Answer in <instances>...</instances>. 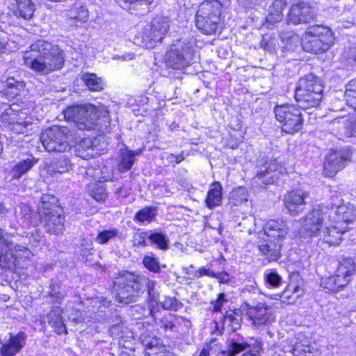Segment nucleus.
Here are the masks:
<instances>
[{
  "mask_svg": "<svg viewBox=\"0 0 356 356\" xmlns=\"http://www.w3.org/2000/svg\"><path fill=\"white\" fill-rule=\"evenodd\" d=\"M24 64L40 74H48L60 70L65 63L63 51L55 44L40 40L24 54Z\"/></svg>",
  "mask_w": 356,
  "mask_h": 356,
  "instance_id": "nucleus-1",
  "label": "nucleus"
},
{
  "mask_svg": "<svg viewBox=\"0 0 356 356\" xmlns=\"http://www.w3.org/2000/svg\"><path fill=\"white\" fill-rule=\"evenodd\" d=\"M63 114L65 118L74 122L79 130L107 127L111 121L109 113L105 108H97L92 104L69 106L63 111Z\"/></svg>",
  "mask_w": 356,
  "mask_h": 356,
  "instance_id": "nucleus-2",
  "label": "nucleus"
},
{
  "mask_svg": "<svg viewBox=\"0 0 356 356\" xmlns=\"http://www.w3.org/2000/svg\"><path fill=\"white\" fill-rule=\"evenodd\" d=\"M263 229L266 238L259 241L258 248L269 261H276L281 256L282 243L288 234L287 225L282 220H270Z\"/></svg>",
  "mask_w": 356,
  "mask_h": 356,
  "instance_id": "nucleus-3",
  "label": "nucleus"
},
{
  "mask_svg": "<svg viewBox=\"0 0 356 356\" xmlns=\"http://www.w3.org/2000/svg\"><path fill=\"white\" fill-rule=\"evenodd\" d=\"M54 196L43 194L38 204L40 222L45 231L54 235H61L65 230L63 209L56 204Z\"/></svg>",
  "mask_w": 356,
  "mask_h": 356,
  "instance_id": "nucleus-4",
  "label": "nucleus"
},
{
  "mask_svg": "<svg viewBox=\"0 0 356 356\" xmlns=\"http://www.w3.org/2000/svg\"><path fill=\"white\" fill-rule=\"evenodd\" d=\"M19 236L0 229V268L12 269L19 264L18 257L28 259L31 255L28 248L17 243Z\"/></svg>",
  "mask_w": 356,
  "mask_h": 356,
  "instance_id": "nucleus-5",
  "label": "nucleus"
},
{
  "mask_svg": "<svg viewBox=\"0 0 356 356\" xmlns=\"http://www.w3.org/2000/svg\"><path fill=\"white\" fill-rule=\"evenodd\" d=\"M324 86L321 81L313 74L301 78L296 88L295 98L302 109L317 107L323 99Z\"/></svg>",
  "mask_w": 356,
  "mask_h": 356,
  "instance_id": "nucleus-6",
  "label": "nucleus"
},
{
  "mask_svg": "<svg viewBox=\"0 0 356 356\" xmlns=\"http://www.w3.org/2000/svg\"><path fill=\"white\" fill-rule=\"evenodd\" d=\"M145 280H138V275L125 272L113 282V293L116 302L122 305L136 302L141 296L140 285Z\"/></svg>",
  "mask_w": 356,
  "mask_h": 356,
  "instance_id": "nucleus-7",
  "label": "nucleus"
},
{
  "mask_svg": "<svg viewBox=\"0 0 356 356\" xmlns=\"http://www.w3.org/2000/svg\"><path fill=\"white\" fill-rule=\"evenodd\" d=\"M195 43L193 38H181L176 40L165 53L166 65L175 70H182L188 66L194 56Z\"/></svg>",
  "mask_w": 356,
  "mask_h": 356,
  "instance_id": "nucleus-8",
  "label": "nucleus"
},
{
  "mask_svg": "<svg viewBox=\"0 0 356 356\" xmlns=\"http://www.w3.org/2000/svg\"><path fill=\"white\" fill-rule=\"evenodd\" d=\"M74 132L66 126L54 125L42 132L40 140L47 152H65L70 148Z\"/></svg>",
  "mask_w": 356,
  "mask_h": 356,
  "instance_id": "nucleus-9",
  "label": "nucleus"
},
{
  "mask_svg": "<svg viewBox=\"0 0 356 356\" xmlns=\"http://www.w3.org/2000/svg\"><path fill=\"white\" fill-rule=\"evenodd\" d=\"M285 172L286 168L276 159L259 158L257 162L256 175L252 179V185L260 188L273 184Z\"/></svg>",
  "mask_w": 356,
  "mask_h": 356,
  "instance_id": "nucleus-10",
  "label": "nucleus"
},
{
  "mask_svg": "<svg viewBox=\"0 0 356 356\" xmlns=\"http://www.w3.org/2000/svg\"><path fill=\"white\" fill-rule=\"evenodd\" d=\"M300 107L294 104H284L274 107V113L283 131L293 134L302 128L303 118Z\"/></svg>",
  "mask_w": 356,
  "mask_h": 356,
  "instance_id": "nucleus-11",
  "label": "nucleus"
},
{
  "mask_svg": "<svg viewBox=\"0 0 356 356\" xmlns=\"http://www.w3.org/2000/svg\"><path fill=\"white\" fill-rule=\"evenodd\" d=\"M327 217L323 208L318 206L300 219L301 227L299 233L302 238L317 237L325 224Z\"/></svg>",
  "mask_w": 356,
  "mask_h": 356,
  "instance_id": "nucleus-12",
  "label": "nucleus"
},
{
  "mask_svg": "<svg viewBox=\"0 0 356 356\" xmlns=\"http://www.w3.org/2000/svg\"><path fill=\"white\" fill-rule=\"evenodd\" d=\"M170 28V21L167 17L158 16L153 19L150 24H147L141 33L142 42L146 48L151 49L161 42Z\"/></svg>",
  "mask_w": 356,
  "mask_h": 356,
  "instance_id": "nucleus-13",
  "label": "nucleus"
},
{
  "mask_svg": "<svg viewBox=\"0 0 356 356\" xmlns=\"http://www.w3.org/2000/svg\"><path fill=\"white\" fill-rule=\"evenodd\" d=\"M262 348V342L259 339H251L250 341H245L243 338L234 337L227 341V348L224 353L227 356H235L238 353L246 351L244 355L259 356Z\"/></svg>",
  "mask_w": 356,
  "mask_h": 356,
  "instance_id": "nucleus-14",
  "label": "nucleus"
},
{
  "mask_svg": "<svg viewBox=\"0 0 356 356\" xmlns=\"http://www.w3.org/2000/svg\"><path fill=\"white\" fill-rule=\"evenodd\" d=\"M26 113L19 108L17 104H13L4 110L1 115V122L7 124L8 127L15 134H24L31 123L26 120Z\"/></svg>",
  "mask_w": 356,
  "mask_h": 356,
  "instance_id": "nucleus-15",
  "label": "nucleus"
},
{
  "mask_svg": "<svg viewBox=\"0 0 356 356\" xmlns=\"http://www.w3.org/2000/svg\"><path fill=\"white\" fill-rule=\"evenodd\" d=\"M309 197L308 191L300 188L293 189L284 195V207L290 215L298 216L305 210Z\"/></svg>",
  "mask_w": 356,
  "mask_h": 356,
  "instance_id": "nucleus-16",
  "label": "nucleus"
},
{
  "mask_svg": "<svg viewBox=\"0 0 356 356\" xmlns=\"http://www.w3.org/2000/svg\"><path fill=\"white\" fill-rule=\"evenodd\" d=\"M316 17L314 8L306 2L294 3L288 15V21L294 25L307 24Z\"/></svg>",
  "mask_w": 356,
  "mask_h": 356,
  "instance_id": "nucleus-17",
  "label": "nucleus"
},
{
  "mask_svg": "<svg viewBox=\"0 0 356 356\" xmlns=\"http://www.w3.org/2000/svg\"><path fill=\"white\" fill-rule=\"evenodd\" d=\"M247 306L248 315L254 327L267 325L274 321L272 308L264 303L259 302L256 305L247 304Z\"/></svg>",
  "mask_w": 356,
  "mask_h": 356,
  "instance_id": "nucleus-18",
  "label": "nucleus"
},
{
  "mask_svg": "<svg viewBox=\"0 0 356 356\" xmlns=\"http://www.w3.org/2000/svg\"><path fill=\"white\" fill-rule=\"evenodd\" d=\"M350 154L346 150L333 151L327 156L324 163V170L327 176L332 177L345 168L350 161Z\"/></svg>",
  "mask_w": 356,
  "mask_h": 356,
  "instance_id": "nucleus-19",
  "label": "nucleus"
},
{
  "mask_svg": "<svg viewBox=\"0 0 356 356\" xmlns=\"http://www.w3.org/2000/svg\"><path fill=\"white\" fill-rule=\"evenodd\" d=\"M26 335L24 332H19L17 334L9 333V339L6 342L0 339V355L14 356L19 353L26 344Z\"/></svg>",
  "mask_w": 356,
  "mask_h": 356,
  "instance_id": "nucleus-20",
  "label": "nucleus"
},
{
  "mask_svg": "<svg viewBox=\"0 0 356 356\" xmlns=\"http://www.w3.org/2000/svg\"><path fill=\"white\" fill-rule=\"evenodd\" d=\"M332 43L331 36H323L321 38H305L302 47L305 51L318 54L325 52L329 49Z\"/></svg>",
  "mask_w": 356,
  "mask_h": 356,
  "instance_id": "nucleus-21",
  "label": "nucleus"
},
{
  "mask_svg": "<svg viewBox=\"0 0 356 356\" xmlns=\"http://www.w3.org/2000/svg\"><path fill=\"white\" fill-rule=\"evenodd\" d=\"M25 83L14 77H8L0 81V92L8 99H15L24 92Z\"/></svg>",
  "mask_w": 356,
  "mask_h": 356,
  "instance_id": "nucleus-22",
  "label": "nucleus"
},
{
  "mask_svg": "<svg viewBox=\"0 0 356 356\" xmlns=\"http://www.w3.org/2000/svg\"><path fill=\"white\" fill-rule=\"evenodd\" d=\"M342 229L337 225L333 226L325 225L317 237L330 245H338L342 240V234L346 232Z\"/></svg>",
  "mask_w": 356,
  "mask_h": 356,
  "instance_id": "nucleus-23",
  "label": "nucleus"
},
{
  "mask_svg": "<svg viewBox=\"0 0 356 356\" xmlns=\"http://www.w3.org/2000/svg\"><path fill=\"white\" fill-rule=\"evenodd\" d=\"M221 8L222 4L218 0H205L200 3L196 14L219 20Z\"/></svg>",
  "mask_w": 356,
  "mask_h": 356,
  "instance_id": "nucleus-24",
  "label": "nucleus"
},
{
  "mask_svg": "<svg viewBox=\"0 0 356 356\" xmlns=\"http://www.w3.org/2000/svg\"><path fill=\"white\" fill-rule=\"evenodd\" d=\"M153 1L154 0H122V6L136 15H143L149 12Z\"/></svg>",
  "mask_w": 356,
  "mask_h": 356,
  "instance_id": "nucleus-25",
  "label": "nucleus"
},
{
  "mask_svg": "<svg viewBox=\"0 0 356 356\" xmlns=\"http://www.w3.org/2000/svg\"><path fill=\"white\" fill-rule=\"evenodd\" d=\"M67 15L69 23L78 26V23L83 24L88 20V10L86 6L75 3L67 10Z\"/></svg>",
  "mask_w": 356,
  "mask_h": 356,
  "instance_id": "nucleus-26",
  "label": "nucleus"
},
{
  "mask_svg": "<svg viewBox=\"0 0 356 356\" xmlns=\"http://www.w3.org/2000/svg\"><path fill=\"white\" fill-rule=\"evenodd\" d=\"M218 19H211L209 17L201 16L196 14L195 24L197 28L206 35H211L217 31L218 27Z\"/></svg>",
  "mask_w": 356,
  "mask_h": 356,
  "instance_id": "nucleus-27",
  "label": "nucleus"
},
{
  "mask_svg": "<svg viewBox=\"0 0 356 356\" xmlns=\"http://www.w3.org/2000/svg\"><path fill=\"white\" fill-rule=\"evenodd\" d=\"M222 202V186L219 182H213L211 185L205 200L207 207L213 209L220 205Z\"/></svg>",
  "mask_w": 356,
  "mask_h": 356,
  "instance_id": "nucleus-28",
  "label": "nucleus"
},
{
  "mask_svg": "<svg viewBox=\"0 0 356 356\" xmlns=\"http://www.w3.org/2000/svg\"><path fill=\"white\" fill-rule=\"evenodd\" d=\"M38 159L32 156L19 161L10 170V175H12L13 179H19L23 175L30 170L33 166L38 163Z\"/></svg>",
  "mask_w": 356,
  "mask_h": 356,
  "instance_id": "nucleus-29",
  "label": "nucleus"
},
{
  "mask_svg": "<svg viewBox=\"0 0 356 356\" xmlns=\"http://www.w3.org/2000/svg\"><path fill=\"white\" fill-rule=\"evenodd\" d=\"M16 8L14 10L15 15L25 20L32 18L35 11V5L31 0H15Z\"/></svg>",
  "mask_w": 356,
  "mask_h": 356,
  "instance_id": "nucleus-30",
  "label": "nucleus"
},
{
  "mask_svg": "<svg viewBox=\"0 0 356 356\" xmlns=\"http://www.w3.org/2000/svg\"><path fill=\"white\" fill-rule=\"evenodd\" d=\"M335 213L337 216V225L339 227L341 223H349L353 222L356 216L355 211L353 207L345 204L337 207Z\"/></svg>",
  "mask_w": 356,
  "mask_h": 356,
  "instance_id": "nucleus-31",
  "label": "nucleus"
},
{
  "mask_svg": "<svg viewBox=\"0 0 356 356\" xmlns=\"http://www.w3.org/2000/svg\"><path fill=\"white\" fill-rule=\"evenodd\" d=\"M356 270L355 263L352 258H343L337 269V276L346 278L347 283Z\"/></svg>",
  "mask_w": 356,
  "mask_h": 356,
  "instance_id": "nucleus-32",
  "label": "nucleus"
},
{
  "mask_svg": "<svg viewBox=\"0 0 356 356\" xmlns=\"http://www.w3.org/2000/svg\"><path fill=\"white\" fill-rule=\"evenodd\" d=\"M242 317L239 311H227L222 318V329L229 327L232 331H236L241 327Z\"/></svg>",
  "mask_w": 356,
  "mask_h": 356,
  "instance_id": "nucleus-33",
  "label": "nucleus"
},
{
  "mask_svg": "<svg viewBox=\"0 0 356 356\" xmlns=\"http://www.w3.org/2000/svg\"><path fill=\"white\" fill-rule=\"evenodd\" d=\"M81 80L90 91L99 92L104 90V83L103 80L95 74L83 73L81 75Z\"/></svg>",
  "mask_w": 356,
  "mask_h": 356,
  "instance_id": "nucleus-34",
  "label": "nucleus"
},
{
  "mask_svg": "<svg viewBox=\"0 0 356 356\" xmlns=\"http://www.w3.org/2000/svg\"><path fill=\"white\" fill-rule=\"evenodd\" d=\"M280 37L283 45L282 47L286 51H293L299 44L298 35L291 30H283L280 31Z\"/></svg>",
  "mask_w": 356,
  "mask_h": 356,
  "instance_id": "nucleus-35",
  "label": "nucleus"
},
{
  "mask_svg": "<svg viewBox=\"0 0 356 356\" xmlns=\"http://www.w3.org/2000/svg\"><path fill=\"white\" fill-rule=\"evenodd\" d=\"M140 149L136 152L129 151L127 148L120 150V161L119 163V170L121 172H125L130 170L135 161L134 156L140 154Z\"/></svg>",
  "mask_w": 356,
  "mask_h": 356,
  "instance_id": "nucleus-36",
  "label": "nucleus"
},
{
  "mask_svg": "<svg viewBox=\"0 0 356 356\" xmlns=\"http://www.w3.org/2000/svg\"><path fill=\"white\" fill-rule=\"evenodd\" d=\"M346 278L334 275L326 277L321 281V286L329 291H337L347 284Z\"/></svg>",
  "mask_w": 356,
  "mask_h": 356,
  "instance_id": "nucleus-37",
  "label": "nucleus"
},
{
  "mask_svg": "<svg viewBox=\"0 0 356 356\" xmlns=\"http://www.w3.org/2000/svg\"><path fill=\"white\" fill-rule=\"evenodd\" d=\"M92 141L90 138L82 139L75 146V154L83 159H89L92 156Z\"/></svg>",
  "mask_w": 356,
  "mask_h": 356,
  "instance_id": "nucleus-38",
  "label": "nucleus"
},
{
  "mask_svg": "<svg viewBox=\"0 0 356 356\" xmlns=\"http://www.w3.org/2000/svg\"><path fill=\"white\" fill-rule=\"evenodd\" d=\"M71 168L70 160L65 155H63L51 163L49 170L51 172L61 174L68 172Z\"/></svg>",
  "mask_w": 356,
  "mask_h": 356,
  "instance_id": "nucleus-39",
  "label": "nucleus"
},
{
  "mask_svg": "<svg viewBox=\"0 0 356 356\" xmlns=\"http://www.w3.org/2000/svg\"><path fill=\"white\" fill-rule=\"evenodd\" d=\"M287 4L286 0H275L271 6V10L267 19L270 22H280L282 19V12Z\"/></svg>",
  "mask_w": 356,
  "mask_h": 356,
  "instance_id": "nucleus-40",
  "label": "nucleus"
},
{
  "mask_svg": "<svg viewBox=\"0 0 356 356\" xmlns=\"http://www.w3.org/2000/svg\"><path fill=\"white\" fill-rule=\"evenodd\" d=\"M49 323L54 329V332L58 334L66 332V327L63 321L59 309L53 310L48 316Z\"/></svg>",
  "mask_w": 356,
  "mask_h": 356,
  "instance_id": "nucleus-41",
  "label": "nucleus"
},
{
  "mask_svg": "<svg viewBox=\"0 0 356 356\" xmlns=\"http://www.w3.org/2000/svg\"><path fill=\"white\" fill-rule=\"evenodd\" d=\"M114 238H122V233L117 228L106 229L98 233L96 241L99 244H105Z\"/></svg>",
  "mask_w": 356,
  "mask_h": 356,
  "instance_id": "nucleus-42",
  "label": "nucleus"
},
{
  "mask_svg": "<svg viewBox=\"0 0 356 356\" xmlns=\"http://www.w3.org/2000/svg\"><path fill=\"white\" fill-rule=\"evenodd\" d=\"M147 238L159 249L166 250L168 248L169 240L167 236L163 233L149 232Z\"/></svg>",
  "mask_w": 356,
  "mask_h": 356,
  "instance_id": "nucleus-43",
  "label": "nucleus"
},
{
  "mask_svg": "<svg viewBox=\"0 0 356 356\" xmlns=\"http://www.w3.org/2000/svg\"><path fill=\"white\" fill-rule=\"evenodd\" d=\"M17 242L19 241H22V245H25L26 248V245L31 243L33 246H36L41 240V232L35 229L31 232L26 233V234H19Z\"/></svg>",
  "mask_w": 356,
  "mask_h": 356,
  "instance_id": "nucleus-44",
  "label": "nucleus"
},
{
  "mask_svg": "<svg viewBox=\"0 0 356 356\" xmlns=\"http://www.w3.org/2000/svg\"><path fill=\"white\" fill-rule=\"evenodd\" d=\"M50 296L57 302L62 300L67 294V289L61 282L54 281L50 286Z\"/></svg>",
  "mask_w": 356,
  "mask_h": 356,
  "instance_id": "nucleus-45",
  "label": "nucleus"
},
{
  "mask_svg": "<svg viewBox=\"0 0 356 356\" xmlns=\"http://www.w3.org/2000/svg\"><path fill=\"white\" fill-rule=\"evenodd\" d=\"M344 97L348 106L356 111V79L346 85Z\"/></svg>",
  "mask_w": 356,
  "mask_h": 356,
  "instance_id": "nucleus-46",
  "label": "nucleus"
},
{
  "mask_svg": "<svg viewBox=\"0 0 356 356\" xmlns=\"http://www.w3.org/2000/svg\"><path fill=\"white\" fill-rule=\"evenodd\" d=\"M264 279L266 284L273 288L279 287L282 282L280 275L273 269H268L264 272Z\"/></svg>",
  "mask_w": 356,
  "mask_h": 356,
  "instance_id": "nucleus-47",
  "label": "nucleus"
},
{
  "mask_svg": "<svg viewBox=\"0 0 356 356\" xmlns=\"http://www.w3.org/2000/svg\"><path fill=\"white\" fill-rule=\"evenodd\" d=\"M155 209L153 207H145L135 214L134 220L140 222H151L155 217Z\"/></svg>",
  "mask_w": 356,
  "mask_h": 356,
  "instance_id": "nucleus-48",
  "label": "nucleus"
},
{
  "mask_svg": "<svg viewBox=\"0 0 356 356\" xmlns=\"http://www.w3.org/2000/svg\"><path fill=\"white\" fill-rule=\"evenodd\" d=\"M162 307L165 310L177 312L184 306L183 303L175 297L166 296L161 302Z\"/></svg>",
  "mask_w": 356,
  "mask_h": 356,
  "instance_id": "nucleus-49",
  "label": "nucleus"
},
{
  "mask_svg": "<svg viewBox=\"0 0 356 356\" xmlns=\"http://www.w3.org/2000/svg\"><path fill=\"white\" fill-rule=\"evenodd\" d=\"M323 36H331L330 31L321 26H310L306 31V37H315L321 39Z\"/></svg>",
  "mask_w": 356,
  "mask_h": 356,
  "instance_id": "nucleus-50",
  "label": "nucleus"
},
{
  "mask_svg": "<svg viewBox=\"0 0 356 356\" xmlns=\"http://www.w3.org/2000/svg\"><path fill=\"white\" fill-rule=\"evenodd\" d=\"M277 43V40L275 38L268 35H263L260 47L269 52H273L276 49Z\"/></svg>",
  "mask_w": 356,
  "mask_h": 356,
  "instance_id": "nucleus-51",
  "label": "nucleus"
},
{
  "mask_svg": "<svg viewBox=\"0 0 356 356\" xmlns=\"http://www.w3.org/2000/svg\"><path fill=\"white\" fill-rule=\"evenodd\" d=\"M143 264L149 270L153 273H159L161 270L159 260L153 256H145L143 259Z\"/></svg>",
  "mask_w": 356,
  "mask_h": 356,
  "instance_id": "nucleus-52",
  "label": "nucleus"
},
{
  "mask_svg": "<svg viewBox=\"0 0 356 356\" xmlns=\"http://www.w3.org/2000/svg\"><path fill=\"white\" fill-rule=\"evenodd\" d=\"M140 279H141V280H145V281L143 282L142 284L140 285L141 295L145 292L146 289H147L149 295H151L152 292L154 289L155 282L149 280V278H147L145 276H141V275H138V280H140Z\"/></svg>",
  "mask_w": 356,
  "mask_h": 356,
  "instance_id": "nucleus-53",
  "label": "nucleus"
},
{
  "mask_svg": "<svg viewBox=\"0 0 356 356\" xmlns=\"http://www.w3.org/2000/svg\"><path fill=\"white\" fill-rule=\"evenodd\" d=\"M149 235L148 232H137L133 236L134 245L138 248L145 247L147 245L146 238Z\"/></svg>",
  "mask_w": 356,
  "mask_h": 356,
  "instance_id": "nucleus-54",
  "label": "nucleus"
},
{
  "mask_svg": "<svg viewBox=\"0 0 356 356\" xmlns=\"http://www.w3.org/2000/svg\"><path fill=\"white\" fill-rule=\"evenodd\" d=\"M174 318L175 316L171 314L163 316L160 320L161 327L172 330L175 327Z\"/></svg>",
  "mask_w": 356,
  "mask_h": 356,
  "instance_id": "nucleus-55",
  "label": "nucleus"
},
{
  "mask_svg": "<svg viewBox=\"0 0 356 356\" xmlns=\"http://www.w3.org/2000/svg\"><path fill=\"white\" fill-rule=\"evenodd\" d=\"M343 124L345 134L348 137H356V120H346Z\"/></svg>",
  "mask_w": 356,
  "mask_h": 356,
  "instance_id": "nucleus-56",
  "label": "nucleus"
},
{
  "mask_svg": "<svg viewBox=\"0 0 356 356\" xmlns=\"http://www.w3.org/2000/svg\"><path fill=\"white\" fill-rule=\"evenodd\" d=\"M227 300L225 299V295L223 293H219L215 300H212L211 304L213 305V311L218 312L221 310L223 305Z\"/></svg>",
  "mask_w": 356,
  "mask_h": 356,
  "instance_id": "nucleus-57",
  "label": "nucleus"
},
{
  "mask_svg": "<svg viewBox=\"0 0 356 356\" xmlns=\"http://www.w3.org/2000/svg\"><path fill=\"white\" fill-rule=\"evenodd\" d=\"M97 193L92 192V196L98 202L104 201L107 197L104 188L102 186H97Z\"/></svg>",
  "mask_w": 356,
  "mask_h": 356,
  "instance_id": "nucleus-58",
  "label": "nucleus"
},
{
  "mask_svg": "<svg viewBox=\"0 0 356 356\" xmlns=\"http://www.w3.org/2000/svg\"><path fill=\"white\" fill-rule=\"evenodd\" d=\"M193 275L197 278H199L204 275L213 277V276H216V273L210 270L209 269H207L204 267H202L200 268L198 270L194 272Z\"/></svg>",
  "mask_w": 356,
  "mask_h": 356,
  "instance_id": "nucleus-59",
  "label": "nucleus"
},
{
  "mask_svg": "<svg viewBox=\"0 0 356 356\" xmlns=\"http://www.w3.org/2000/svg\"><path fill=\"white\" fill-rule=\"evenodd\" d=\"M242 221H239L238 222V227H242L245 229H249V227L252 222V218L251 217H248L244 216L242 217Z\"/></svg>",
  "mask_w": 356,
  "mask_h": 356,
  "instance_id": "nucleus-60",
  "label": "nucleus"
},
{
  "mask_svg": "<svg viewBox=\"0 0 356 356\" xmlns=\"http://www.w3.org/2000/svg\"><path fill=\"white\" fill-rule=\"evenodd\" d=\"M167 159L170 162L175 161L176 163H179L184 160V156L182 153L178 155L171 154L168 156Z\"/></svg>",
  "mask_w": 356,
  "mask_h": 356,
  "instance_id": "nucleus-61",
  "label": "nucleus"
},
{
  "mask_svg": "<svg viewBox=\"0 0 356 356\" xmlns=\"http://www.w3.org/2000/svg\"><path fill=\"white\" fill-rule=\"evenodd\" d=\"M213 278H216L221 283H227L229 282V275L227 273H216V276Z\"/></svg>",
  "mask_w": 356,
  "mask_h": 356,
  "instance_id": "nucleus-62",
  "label": "nucleus"
},
{
  "mask_svg": "<svg viewBox=\"0 0 356 356\" xmlns=\"http://www.w3.org/2000/svg\"><path fill=\"white\" fill-rule=\"evenodd\" d=\"M10 210V207H7L4 202L0 201V215L4 216Z\"/></svg>",
  "mask_w": 356,
  "mask_h": 356,
  "instance_id": "nucleus-63",
  "label": "nucleus"
},
{
  "mask_svg": "<svg viewBox=\"0 0 356 356\" xmlns=\"http://www.w3.org/2000/svg\"><path fill=\"white\" fill-rule=\"evenodd\" d=\"M349 58L356 63V48H354L351 50Z\"/></svg>",
  "mask_w": 356,
  "mask_h": 356,
  "instance_id": "nucleus-64",
  "label": "nucleus"
}]
</instances>
